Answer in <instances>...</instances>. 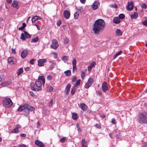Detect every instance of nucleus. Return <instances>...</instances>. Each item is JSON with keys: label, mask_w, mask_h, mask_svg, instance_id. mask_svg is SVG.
Listing matches in <instances>:
<instances>
[{"label": "nucleus", "mask_w": 147, "mask_h": 147, "mask_svg": "<svg viewBox=\"0 0 147 147\" xmlns=\"http://www.w3.org/2000/svg\"><path fill=\"white\" fill-rule=\"evenodd\" d=\"M105 27V23L102 19L97 20L93 26V31L95 34H98L100 31H102Z\"/></svg>", "instance_id": "1"}, {"label": "nucleus", "mask_w": 147, "mask_h": 147, "mask_svg": "<svg viewBox=\"0 0 147 147\" xmlns=\"http://www.w3.org/2000/svg\"><path fill=\"white\" fill-rule=\"evenodd\" d=\"M42 83L43 84H44L45 83V79L44 78L43 76H40L38 77V80L35 82V84L37 87L38 90H40L42 89L41 86Z\"/></svg>", "instance_id": "2"}, {"label": "nucleus", "mask_w": 147, "mask_h": 147, "mask_svg": "<svg viewBox=\"0 0 147 147\" xmlns=\"http://www.w3.org/2000/svg\"><path fill=\"white\" fill-rule=\"evenodd\" d=\"M138 121L141 124L147 123V116L143 113L139 114L137 118Z\"/></svg>", "instance_id": "3"}, {"label": "nucleus", "mask_w": 147, "mask_h": 147, "mask_svg": "<svg viewBox=\"0 0 147 147\" xmlns=\"http://www.w3.org/2000/svg\"><path fill=\"white\" fill-rule=\"evenodd\" d=\"M3 106L5 107L10 108L13 105V102L9 98H4L2 101Z\"/></svg>", "instance_id": "4"}, {"label": "nucleus", "mask_w": 147, "mask_h": 147, "mask_svg": "<svg viewBox=\"0 0 147 147\" xmlns=\"http://www.w3.org/2000/svg\"><path fill=\"white\" fill-rule=\"evenodd\" d=\"M25 110L24 112V114L26 116L28 115L29 114L30 112L34 110L35 108L34 107H32L30 105L25 104Z\"/></svg>", "instance_id": "5"}, {"label": "nucleus", "mask_w": 147, "mask_h": 147, "mask_svg": "<svg viewBox=\"0 0 147 147\" xmlns=\"http://www.w3.org/2000/svg\"><path fill=\"white\" fill-rule=\"evenodd\" d=\"M31 37L30 35L26 31H24V33H21V38L23 40H25L26 38H30Z\"/></svg>", "instance_id": "6"}, {"label": "nucleus", "mask_w": 147, "mask_h": 147, "mask_svg": "<svg viewBox=\"0 0 147 147\" xmlns=\"http://www.w3.org/2000/svg\"><path fill=\"white\" fill-rule=\"evenodd\" d=\"M52 44L51 46V47L55 49H56L59 47L57 41L56 39H53L52 41Z\"/></svg>", "instance_id": "7"}, {"label": "nucleus", "mask_w": 147, "mask_h": 147, "mask_svg": "<svg viewBox=\"0 0 147 147\" xmlns=\"http://www.w3.org/2000/svg\"><path fill=\"white\" fill-rule=\"evenodd\" d=\"M101 88L104 92H105L108 89V84L106 82H104L101 86Z\"/></svg>", "instance_id": "8"}, {"label": "nucleus", "mask_w": 147, "mask_h": 147, "mask_svg": "<svg viewBox=\"0 0 147 147\" xmlns=\"http://www.w3.org/2000/svg\"><path fill=\"white\" fill-rule=\"evenodd\" d=\"M7 60L8 62L11 64H16L17 62L16 58L13 57H11L8 58Z\"/></svg>", "instance_id": "9"}, {"label": "nucleus", "mask_w": 147, "mask_h": 147, "mask_svg": "<svg viewBox=\"0 0 147 147\" xmlns=\"http://www.w3.org/2000/svg\"><path fill=\"white\" fill-rule=\"evenodd\" d=\"M128 4L127 7V9L128 11L132 10L134 8V3L132 1L128 2Z\"/></svg>", "instance_id": "10"}, {"label": "nucleus", "mask_w": 147, "mask_h": 147, "mask_svg": "<svg viewBox=\"0 0 147 147\" xmlns=\"http://www.w3.org/2000/svg\"><path fill=\"white\" fill-rule=\"evenodd\" d=\"M47 62V60L45 59H39L38 61V65L39 66H44L45 63Z\"/></svg>", "instance_id": "11"}, {"label": "nucleus", "mask_w": 147, "mask_h": 147, "mask_svg": "<svg viewBox=\"0 0 147 147\" xmlns=\"http://www.w3.org/2000/svg\"><path fill=\"white\" fill-rule=\"evenodd\" d=\"M35 143L36 145L38 146L39 147H45V146L42 142L39 140H36Z\"/></svg>", "instance_id": "12"}, {"label": "nucleus", "mask_w": 147, "mask_h": 147, "mask_svg": "<svg viewBox=\"0 0 147 147\" xmlns=\"http://www.w3.org/2000/svg\"><path fill=\"white\" fill-rule=\"evenodd\" d=\"M76 59L74 58L72 61V64L73 65V72H74L75 69L76 70Z\"/></svg>", "instance_id": "13"}, {"label": "nucleus", "mask_w": 147, "mask_h": 147, "mask_svg": "<svg viewBox=\"0 0 147 147\" xmlns=\"http://www.w3.org/2000/svg\"><path fill=\"white\" fill-rule=\"evenodd\" d=\"M70 13L67 10L64 11L63 13V16L66 19H68L70 16Z\"/></svg>", "instance_id": "14"}, {"label": "nucleus", "mask_w": 147, "mask_h": 147, "mask_svg": "<svg viewBox=\"0 0 147 147\" xmlns=\"http://www.w3.org/2000/svg\"><path fill=\"white\" fill-rule=\"evenodd\" d=\"M25 104L24 105H20L17 111L19 112H22L23 110H24V111H25Z\"/></svg>", "instance_id": "15"}, {"label": "nucleus", "mask_w": 147, "mask_h": 147, "mask_svg": "<svg viewBox=\"0 0 147 147\" xmlns=\"http://www.w3.org/2000/svg\"><path fill=\"white\" fill-rule=\"evenodd\" d=\"M79 107L81 108L82 110L84 111H86L88 108L87 106L84 103H83L80 104Z\"/></svg>", "instance_id": "16"}, {"label": "nucleus", "mask_w": 147, "mask_h": 147, "mask_svg": "<svg viewBox=\"0 0 147 147\" xmlns=\"http://www.w3.org/2000/svg\"><path fill=\"white\" fill-rule=\"evenodd\" d=\"M12 6L16 8L17 9H19L17 1L14 0L12 3Z\"/></svg>", "instance_id": "17"}, {"label": "nucleus", "mask_w": 147, "mask_h": 147, "mask_svg": "<svg viewBox=\"0 0 147 147\" xmlns=\"http://www.w3.org/2000/svg\"><path fill=\"white\" fill-rule=\"evenodd\" d=\"M28 52L26 50H23L21 53V56L22 58H25Z\"/></svg>", "instance_id": "18"}, {"label": "nucleus", "mask_w": 147, "mask_h": 147, "mask_svg": "<svg viewBox=\"0 0 147 147\" xmlns=\"http://www.w3.org/2000/svg\"><path fill=\"white\" fill-rule=\"evenodd\" d=\"M98 2L96 1L94 2L93 4L92 7L94 10L98 8Z\"/></svg>", "instance_id": "19"}, {"label": "nucleus", "mask_w": 147, "mask_h": 147, "mask_svg": "<svg viewBox=\"0 0 147 147\" xmlns=\"http://www.w3.org/2000/svg\"><path fill=\"white\" fill-rule=\"evenodd\" d=\"M71 86V85L69 84L66 87L65 90V92L67 94H68L69 93L70 90Z\"/></svg>", "instance_id": "20"}, {"label": "nucleus", "mask_w": 147, "mask_h": 147, "mask_svg": "<svg viewBox=\"0 0 147 147\" xmlns=\"http://www.w3.org/2000/svg\"><path fill=\"white\" fill-rule=\"evenodd\" d=\"M113 22L114 23L117 24L120 22L121 20L117 17H115L113 20Z\"/></svg>", "instance_id": "21"}, {"label": "nucleus", "mask_w": 147, "mask_h": 147, "mask_svg": "<svg viewBox=\"0 0 147 147\" xmlns=\"http://www.w3.org/2000/svg\"><path fill=\"white\" fill-rule=\"evenodd\" d=\"M96 63L95 62H93L90 64V65L88 67V70L89 71H90L92 70V67H94Z\"/></svg>", "instance_id": "22"}, {"label": "nucleus", "mask_w": 147, "mask_h": 147, "mask_svg": "<svg viewBox=\"0 0 147 147\" xmlns=\"http://www.w3.org/2000/svg\"><path fill=\"white\" fill-rule=\"evenodd\" d=\"M116 35L117 36H121L122 35V32L121 30L118 29H117L116 30Z\"/></svg>", "instance_id": "23"}, {"label": "nucleus", "mask_w": 147, "mask_h": 147, "mask_svg": "<svg viewBox=\"0 0 147 147\" xmlns=\"http://www.w3.org/2000/svg\"><path fill=\"white\" fill-rule=\"evenodd\" d=\"M41 19V17L40 16H35L33 17L32 19V23L34 22L36 20Z\"/></svg>", "instance_id": "24"}, {"label": "nucleus", "mask_w": 147, "mask_h": 147, "mask_svg": "<svg viewBox=\"0 0 147 147\" xmlns=\"http://www.w3.org/2000/svg\"><path fill=\"white\" fill-rule=\"evenodd\" d=\"M23 72V70L22 68H21L18 69L17 71V76H19Z\"/></svg>", "instance_id": "25"}, {"label": "nucleus", "mask_w": 147, "mask_h": 147, "mask_svg": "<svg viewBox=\"0 0 147 147\" xmlns=\"http://www.w3.org/2000/svg\"><path fill=\"white\" fill-rule=\"evenodd\" d=\"M138 14L136 12H134L132 15H130V17L131 19L136 18L138 17Z\"/></svg>", "instance_id": "26"}, {"label": "nucleus", "mask_w": 147, "mask_h": 147, "mask_svg": "<svg viewBox=\"0 0 147 147\" xmlns=\"http://www.w3.org/2000/svg\"><path fill=\"white\" fill-rule=\"evenodd\" d=\"M45 90L47 91L51 92L53 90V88L51 86H47L45 88Z\"/></svg>", "instance_id": "27"}, {"label": "nucleus", "mask_w": 147, "mask_h": 147, "mask_svg": "<svg viewBox=\"0 0 147 147\" xmlns=\"http://www.w3.org/2000/svg\"><path fill=\"white\" fill-rule=\"evenodd\" d=\"M31 88L32 90L33 91H38L37 88H34V83H31L30 84Z\"/></svg>", "instance_id": "28"}, {"label": "nucleus", "mask_w": 147, "mask_h": 147, "mask_svg": "<svg viewBox=\"0 0 147 147\" xmlns=\"http://www.w3.org/2000/svg\"><path fill=\"white\" fill-rule=\"evenodd\" d=\"M76 90V87L75 86H73L71 89V94L72 95H74L75 93V92Z\"/></svg>", "instance_id": "29"}, {"label": "nucleus", "mask_w": 147, "mask_h": 147, "mask_svg": "<svg viewBox=\"0 0 147 147\" xmlns=\"http://www.w3.org/2000/svg\"><path fill=\"white\" fill-rule=\"evenodd\" d=\"M72 115V118L74 120H76L78 119V117L77 114L73 113Z\"/></svg>", "instance_id": "30"}, {"label": "nucleus", "mask_w": 147, "mask_h": 147, "mask_svg": "<svg viewBox=\"0 0 147 147\" xmlns=\"http://www.w3.org/2000/svg\"><path fill=\"white\" fill-rule=\"evenodd\" d=\"M62 60L65 63L68 60V57L64 56L62 57Z\"/></svg>", "instance_id": "31"}, {"label": "nucleus", "mask_w": 147, "mask_h": 147, "mask_svg": "<svg viewBox=\"0 0 147 147\" xmlns=\"http://www.w3.org/2000/svg\"><path fill=\"white\" fill-rule=\"evenodd\" d=\"M123 53V52L121 51H120L119 52L117 53L116 54H115L114 57L113 58V59H115L119 55H120L121 54Z\"/></svg>", "instance_id": "32"}, {"label": "nucleus", "mask_w": 147, "mask_h": 147, "mask_svg": "<svg viewBox=\"0 0 147 147\" xmlns=\"http://www.w3.org/2000/svg\"><path fill=\"white\" fill-rule=\"evenodd\" d=\"M76 8L81 12H82L83 10V8L82 6H78L76 7Z\"/></svg>", "instance_id": "33"}, {"label": "nucleus", "mask_w": 147, "mask_h": 147, "mask_svg": "<svg viewBox=\"0 0 147 147\" xmlns=\"http://www.w3.org/2000/svg\"><path fill=\"white\" fill-rule=\"evenodd\" d=\"M64 73L65 74L66 76H69L71 74V71L70 70H67L65 71Z\"/></svg>", "instance_id": "34"}, {"label": "nucleus", "mask_w": 147, "mask_h": 147, "mask_svg": "<svg viewBox=\"0 0 147 147\" xmlns=\"http://www.w3.org/2000/svg\"><path fill=\"white\" fill-rule=\"evenodd\" d=\"M86 145V142H85L84 139L83 138L81 141V146H83L84 145Z\"/></svg>", "instance_id": "35"}, {"label": "nucleus", "mask_w": 147, "mask_h": 147, "mask_svg": "<svg viewBox=\"0 0 147 147\" xmlns=\"http://www.w3.org/2000/svg\"><path fill=\"white\" fill-rule=\"evenodd\" d=\"M144 18H145L146 19L145 20L142 22V24L144 26H147V18L146 17H144Z\"/></svg>", "instance_id": "36"}, {"label": "nucleus", "mask_w": 147, "mask_h": 147, "mask_svg": "<svg viewBox=\"0 0 147 147\" xmlns=\"http://www.w3.org/2000/svg\"><path fill=\"white\" fill-rule=\"evenodd\" d=\"M87 82L91 85L94 82V80L92 78H90L89 79Z\"/></svg>", "instance_id": "37"}, {"label": "nucleus", "mask_w": 147, "mask_h": 147, "mask_svg": "<svg viewBox=\"0 0 147 147\" xmlns=\"http://www.w3.org/2000/svg\"><path fill=\"white\" fill-rule=\"evenodd\" d=\"M38 38L37 37H36L35 38H33L32 39L31 42H36L38 41Z\"/></svg>", "instance_id": "38"}, {"label": "nucleus", "mask_w": 147, "mask_h": 147, "mask_svg": "<svg viewBox=\"0 0 147 147\" xmlns=\"http://www.w3.org/2000/svg\"><path fill=\"white\" fill-rule=\"evenodd\" d=\"M80 82L81 80H78L76 81V84L74 86H75V87H76L78 86L80 84Z\"/></svg>", "instance_id": "39"}, {"label": "nucleus", "mask_w": 147, "mask_h": 147, "mask_svg": "<svg viewBox=\"0 0 147 147\" xmlns=\"http://www.w3.org/2000/svg\"><path fill=\"white\" fill-rule=\"evenodd\" d=\"M125 17V16L123 14H120L119 16V18L121 19H123Z\"/></svg>", "instance_id": "40"}, {"label": "nucleus", "mask_w": 147, "mask_h": 147, "mask_svg": "<svg viewBox=\"0 0 147 147\" xmlns=\"http://www.w3.org/2000/svg\"><path fill=\"white\" fill-rule=\"evenodd\" d=\"M66 138H67L66 137H63V138H61L60 139V141L61 142L64 143L65 142V140L66 139Z\"/></svg>", "instance_id": "41"}, {"label": "nucleus", "mask_w": 147, "mask_h": 147, "mask_svg": "<svg viewBox=\"0 0 147 147\" xmlns=\"http://www.w3.org/2000/svg\"><path fill=\"white\" fill-rule=\"evenodd\" d=\"M91 85L88 82H87L85 85L84 87L86 88H88Z\"/></svg>", "instance_id": "42"}, {"label": "nucleus", "mask_w": 147, "mask_h": 147, "mask_svg": "<svg viewBox=\"0 0 147 147\" xmlns=\"http://www.w3.org/2000/svg\"><path fill=\"white\" fill-rule=\"evenodd\" d=\"M74 18L75 19H76L78 18L79 16V13L78 12H76L74 14Z\"/></svg>", "instance_id": "43"}, {"label": "nucleus", "mask_w": 147, "mask_h": 147, "mask_svg": "<svg viewBox=\"0 0 147 147\" xmlns=\"http://www.w3.org/2000/svg\"><path fill=\"white\" fill-rule=\"evenodd\" d=\"M81 75L82 79H83L85 76V72L83 71H82L81 72Z\"/></svg>", "instance_id": "44"}, {"label": "nucleus", "mask_w": 147, "mask_h": 147, "mask_svg": "<svg viewBox=\"0 0 147 147\" xmlns=\"http://www.w3.org/2000/svg\"><path fill=\"white\" fill-rule=\"evenodd\" d=\"M69 42L68 39L67 38H65L64 39V44H67Z\"/></svg>", "instance_id": "45"}, {"label": "nucleus", "mask_w": 147, "mask_h": 147, "mask_svg": "<svg viewBox=\"0 0 147 147\" xmlns=\"http://www.w3.org/2000/svg\"><path fill=\"white\" fill-rule=\"evenodd\" d=\"M141 7L142 9H146L147 8V5L145 4H143L141 5Z\"/></svg>", "instance_id": "46"}, {"label": "nucleus", "mask_w": 147, "mask_h": 147, "mask_svg": "<svg viewBox=\"0 0 147 147\" xmlns=\"http://www.w3.org/2000/svg\"><path fill=\"white\" fill-rule=\"evenodd\" d=\"M34 25L37 27L38 30H40V28L36 22L34 23Z\"/></svg>", "instance_id": "47"}, {"label": "nucleus", "mask_w": 147, "mask_h": 147, "mask_svg": "<svg viewBox=\"0 0 147 147\" xmlns=\"http://www.w3.org/2000/svg\"><path fill=\"white\" fill-rule=\"evenodd\" d=\"M18 130L16 128H15L12 131V133H17L18 132Z\"/></svg>", "instance_id": "48"}, {"label": "nucleus", "mask_w": 147, "mask_h": 147, "mask_svg": "<svg viewBox=\"0 0 147 147\" xmlns=\"http://www.w3.org/2000/svg\"><path fill=\"white\" fill-rule=\"evenodd\" d=\"M76 77L75 76H74L72 80V82H75L76 80Z\"/></svg>", "instance_id": "49"}, {"label": "nucleus", "mask_w": 147, "mask_h": 147, "mask_svg": "<svg viewBox=\"0 0 147 147\" xmlns=\"http://www.w3.org/2000/svg\"><path fill=\"white\" fill-rule=\"evenodd\" d=\"M55 65V64L54 63H53L51 65L49 69L51 70H52L53 68H54V67Z\"/></svg>", "instance_id": "50"}, {"label": "nucleus", "mask_w": 147, "mask_h": 147, "mask_svg": "<svg viewBox=\"0 0 147 147\" xmlns=\"http://www.w3.org/2000/svg\"><path fill=\"white\" fill-rule=\"evenodd\" d=\"M53 99H51L50 100V102L49 103V106L50 107L52 106V105H53Z\"/></svg>", "instance_id": "51"}, {"label": "nucleus", "mask_w": 147, "mask_h": 147, "mask_svg": "<svg viewBox=\"0 0 147 147\" xmlns=\"http://www.w3.org/2000/svg\"><path fill=\"white\" fill-rule=\"evenodd\" d=\"M3 84H4V85H8L10 84V83L9 82H6L5 83H3L1 84V85H3Z\"/></svg>", "instance_id": "52"}, {"label": "nucleus", "mask_w": 147, "mask_h": 147, "mask_svg": "<svg viewBox=\"0 0 147 147\" xmlns=\"http://www.w3.org/2000/svg\"><path fill=\"white\" fill-rule=\"evenodd\" d=\"M96 92L97 94H98L99 95H101L102 94V92L101 91H97Z\"/></svg>", "instance_id": "53"}, {"label": "nucleus", "mask_w": 147, "mask_h": 147, "mask_svg": "<svg viewBox=\"0 0 147 147\" xmlns=\"http://www.w3.org/2000/svg\"><path fill=\"white\" fill-rule=\"evenodd\" d=\"M52 76L51 75H49L47 77V79L48 80H51L52 79Z\"/></svg>", "instance_id": "54"}, {"label": "nucleus", "mask_w": 147, "mask_h": 147, "mask_svg": "<svg viewBox=\"0 0 147 147\" xmlns=\"http://www.w3.org/2000/svg\"><path fill=\"white\" fill-rule=\"evenodd\" d=\"M35 60V59H31L30 61V63L31 64H32V65H33L34 64V61Z\"/></svg>", "instance_id": "55"}, {"label": "nucleus", "mask_w": 147, "mask_h": 147, "mask_svg": "<svg viewBox=\"0 0 147 147\" xmlns=\"http://www.w3.org/2000/svg\"><path fill=\"white\" fill-rule=\"evenodd\" d=\"M19 147H28L26 145L22 144L18 145Z\"/></svg>", "instance_id": "56"}, {"label": "nucleus", "mask_w": 147, "mask_h": 147, "mask_svg": "<svg viewBox=\"0 0 147 147\" xmlns=\"http://www.w3.org/2000/svg\"><path fill=\"white\" fill-rule=\"evenodd\" d=\"M111 123L113 124H116L115 119H112Z\"/></svg>", "instance_id": "57"}, {"label": "nucleus", "mask_w": 147, "mask_h": 147, "mask_svg": "<svg viewBox=\"0 0 147 147\" xmlns=\"http://www.w3.org/2000/svg\"><path fill=\"white\" fill-rule=\"evenodd\" d=\"M30 69V67H28L25 68L24 69V70L26 71H29Z\"/></svg>", "instance_id": "58"}, {"label": "nucleus", "mask_w": 147, "mask_h": 147, "mask_svg": "<svg viewBox=\"0 0 147 147\" xmlns=\"http://www.w3.org/2000/svg\"><path fill=\"white\" fill-rule=\"evenodd\" d=\"M61 24V22L60 21H59L57 22V25L58 26H59Z\"/></svg>", "instance_id": "59"}, {"label": "nucleus", "mask_w": 147, "mask_h": 147, "mask_svg": "<svg viewBox=\"0 0 147 147\" xmlns=\"http://www.w3.org/2000/svg\"><path fill=\"white\" fill-rule=\"evenodd\" d=\"M7 2L9 4L11 3L12 2V0H6Z\"/></svg>", "instance_id": "60"}, {"label": "nucleus", "mask_w": 147, "mask_h": 147, "mask_svg": "<svg viewBox=\"0 0 147 147\" xmlns=\"http://www.w3.org/2000/svg\"><path fill=\"white\" fill-rule=\"evenodd\" d=\"M20 128V126L19 125H17L15 127V128L17 129H19Z\"/></svg>", "instance_id": "61"}, {"label": "nucleus", "mask_w": 147, "mask_h": 147, "mask_svg": "<svg viewBox=\"0 0 147 147\" xmlns=\"http://www.w3.org/2000/svg\"><path fill=\"white\" fill-rule=\"evenodd\" d=\"M80 1L82 3L84 4L85 3L86 0H80Z\"/></svg>", "instance_id": "62"}, {"label": "nucleus", "mask_w": 147, "mask_h": 147, "mask_svg": "<svg viewBox=\"0 0 147 147\" xmlns=\"http://www.w3.org/2000/svg\"><path fill=\"white\" fill-rule=\"evenodd\" d=\"M111 7H112L116 8V7H117V5H116V4H113L111 5Z\"/></svg>", "instance_id": "63"}, {"label": "nucleus", "mask_w": 147, "mask_h": 147, "mask_svg": "<svg viewBox=\"0 0 147 147\" xmlns=\"http://www.w3.org/2000/svg\"><path fill=\"white\" fill-rule=\"evenodd\" d=\"M26 24L25 23H23L22 24V27H23L24 28L26 27Z\"/></svg>", "instance_id": "64"}]
</instances>
